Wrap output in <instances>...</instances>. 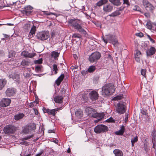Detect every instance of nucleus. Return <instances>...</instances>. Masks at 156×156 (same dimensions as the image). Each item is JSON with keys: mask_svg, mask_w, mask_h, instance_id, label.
<instances>
[{"mask_svg": "<svg viewBox=\"0 0 156 156\" xmlns=\"http://www.w3.org/2000/svg\"><path fill=\"white\" fill-rule=\"evenodd\" d=\"M69 25L75 29L77 30L81 34L84 36L87 35L86 30L83 28L81 21L80 20L76 19H71L68 21Z\"/></svg>", "mask_w": 156, "mask_h": 156, "instance_id": "1", "label": "nucleus"}, {"mask_svg": "<svg viewBox=\"0 0 156 156\" xmlns=\"http://www.w3.org/2000/svg\"><path fill=\"white\" fill-rule=\"evenodd\" d=\"M115 90L114 85L112 84H107L102 87V94L104 97L108 96L112 94Z\"/></svg>", "mask_w": 156, "mask_h": 156, "instance_id": "2", "label": "nucleus"}, {"mask_svg": "<svg viewBox=\"0 0 156 156\" xmlns=\"http://www.w3.org/2000/svg\"><path fill=\"white\" fill-rule=\"evenodd\" d=\"M50 36V33L48 31H43L39 32L36 35L37 39L43 41L47 40Z\"/></svg>", "mask_w": 156, "mask_h": 156, "instance_id": "3", "label": "nucleus"}, {"mask_svg": "<svg viewBox=\"0 0 156 156\" xmlns=\"http://www.w3.org/2000/svg\"><path fill=\"white\" fill-rule=\"evenodd\" d=\"M101 38L105 44H107L108 42L112 43L113 45L116 44L118 43L117 39L113 35H108L106 36L105 37L103 36Z\"/></svg>", "mask_w": 156, "mask_h": 156, "instance_id": "4", "label": "nucleus"}, {"mask_svg": "<svg viewBox=\"0 0 156 156\" xmlns=\"http://www.w3.org/2000/svg\"><path fill=\"white\" fill-rule=\"evenodd\" d=\"M16 130V127L13 125H7L4 127L3 131L7 135L13 134Z\"/></svg>", "mask_w": 156, "mask_h": 156, "instance_id": "5", "label": "nucleus"}, {"mask_svg": "<svg viewBox=\"0 0 156 156\" xmlns=\"http://www.w3.org/2000/svg\"><path fill=\"white\" fill-rule=\"evenodd\" d=\"M126 108V104L123 102H120L117 104V107L116 110L119 114H123L125 112Z\"/></svg>", "mask_w": 156, "mask_h": 156, "instance_id": "6", "label": "nucleus"}, {"mask_svg": "<svg viewBox=\"0 0 156 156\" xmlns=\"http://www.w3.org/2000/svg\"><path fill=\"white\" fill-rule=\"evenodd\" d=\"M101 57L100 53L98 52H95L92 53L89 56L88 60L91 63L97 62Z\"/></svg>", "mask_w": 156, "mask_h": 156, "instance_id": "7", "label": "nucleus"}, {"mask_svg": "<svg viewBox=\"0 0 156 156\" xmlns=\"http://www.w3.org/2000/svg\"><path fill=\"white\" fill-rule=\"evenodd\" d=\"M108 127L102 124L96 126L94 129V131L96 133H100L102 132H106L108 131Z\"/></svg>", "mask_w": 156, "mask_h": 156, "instance_id": "8", "label": "nucleus"}, {"mask_svg": "<svg viewBox=\"0 0 156 156\" xmlns=\"http://www.w3.org/2000/svg\"><path fill=\"white\" fill-rule=\"evenodd\" d=\"M16 92V89L13 87L8 88L5 91V94L8 97H10L14 96Z\"/></svg>", "mask_w": 156, "mask_h": 156, "instance_id": "9", "label": "nucleus"}, {"mask_svg": "<svg viewBox=\"0 0 156 156\" xmlns=\"http://www.w3.org/2000/svg\"><path fill=\"white\" fill-rule=\"evenodd\" d=\"M11 102L10 99L3 98L0 102V106L2 107H6L9 105Z\"/></svg>", "mask_w": 156, "mask_h": 156, "instance_id": "10", "label": "nucleus"}, {"mask_svg": "<svg viewBox=\"0 0 156 156\" xmlns=\"http://www.w3.org/2000/svg\"><path fill=\"white\" fill-rule=\"evenodd\" d=\"M143 3L146 9L150 11H153L154 7L147 0H143Z\"/></svg>", "mask_w": 156, "mask_h": 156, "instance_id": "11", "label": "nucleus"}, {"mask_svg": "<svg viewBox=\"0 0 156 156\" xmlns=\"http://www.w3.org/2000/svg\"><path fill=\"white\" fill-rule=\"evenodd\" d=\"M113 8V5L110 3H107L104 5L103 10L105 12H109L112 11Z\"/></svg>", "mask_w": 156, "mask_h": 156, "instance_id": "12", "label": "nucleus"}, {"mask_svg": "<svg viewBox=\"0 0 156 156\" xmlns=\"http://www.w3.org/2000/svg\"><path fill=\"white\" fill-rule=\"evenodd\" d=\"M89 97L92 101L96 100L98 98L99 95L98 93L94 90L91 91L89 94Z\"/></svg>", "mask_w": 156, "mask_h": 156, "instance_id": "13", "label": "nucleus"}, {"mask_svg": "<svg viewBox=\"0 0 156 156\" xmlns=\"http://www.w3.org/2000/svg\"><path fill=\"white\" fill-rule=\"evenodd\" d=\"M35 53H29L27 51H24L21 53V55L24 57L32 58L36 55Z\"/></svg>", "mask_w": 156, "mask_h": 156, "instance_id": "14", "label": "nucleus"}, {"mask_svg": "<svg viewBox=\"0 0 156 156\" xmlns=\"http://www.w3.org/2000/svg\"><path fill=\"white\" fill-rule=\"evenodd\" d=\"M16 52L14 51L11 50L9 52L8 55V61H13L14 58L16 55Z\"/></svg>", "mask_w": 156, "mask_h": 156, "instance_id": "15", "label": "nucleus"}, {"mask_svg": "<svg viewBox=\"0 0 156 156\" xmlns=\"http://www.w3.org/2000/svg\"><path fill=\"white\" fill-rule=\"evenodd\" d=\"M155 51V48L153 47H151L150 48L146 51V52L147 56H150L154 55Z\"/></svg>", "mask_w": 156, "mask_h": 156, "instance_id": "16", "label": "nucleus"}, {"mask_svg": "<svg viewBox=\"0 0 156 156\" xmlns=\"http://www.w3.org/2000/svg\"><path fill=\"white\" fill-rule=\"evenodd\" d=\"M33 8L30 5L27 6L25 8V10L23 11L24 13L27 15H30L31 13Z\"/></svg>", "mask_w": 156, "mask_h": 156, "instance_id": "17", "label": "nucleus"}, {"mask_svg": "<svg viewBox=\"0 0 156 156\" xmlns=\"http://www.w3.org/2000/svg\"><path fill=\"white\" fill-rule=\"evenodd\" d=\"M63 99V97L61 96H57L54 98V101L56 103H61Z\"/></svg>", "mask_w": 156, "mask_h": 156, "instance_id": "18", "label": "nucleus"}, {"mask_svg": "<svg viewBox=\"0 0 156 156\" xmlns=\"http://www.w3.org/2000/svg\"><path fill=\"white\" fill-rule=\"evenodd\" d=\"M141 56V52L138 50H136V52L135 53V58L136 61L137 62H139L140 61Z\"/></svg>", "mask_w": 156, "mask_h": 156, "instance_id": "19", "label": "nucleus"}, {"mask_svg": "<svg viewBox=\"0 0 156 156\" xmlns=\"http://www.w3.org/2000/svg\"><path fill=\"white\" fill-rule=\"evenodd\" d=\"M30 64V60L28 59H23L21 62V65L23 66H28Z\"/></svg>", "mask_w": 156, "mask_h": 156, "instance_id": "20", "label": "nucleus"}, {"mask_svg": "<svg viewBox=\"0 0 156 156\" xmlns=\"http://www.w3.org/2000/svg\"><path fill=\"white\" fill-rule=\"evenodd\" d=\"M9 77L10 78L13 79L15 81H18L19 80L20 77L19 75L16 73H12L9 75Z\"/></svg>", "mask_w": 156, "mask_h": 156, "instance_id": "21", "label": "nucleus"}, {"mask_svg": "<svg viewBox=\"0 0 156 156\" xmlns=\"http://www.w3.org/2000/svg\"><path fill=\"white\" fill-rule=\"evenodd\" d=\"M103 116L104 115L102 114H100L97 113L94 109L90 116H91L94 118H96L98 117H103Z\"/></svg>", "mask_w": 156, "mask_h": 156, "instance_id": "22", "label": "nucleus"}, {"mask_svg": "<svg viewBox=\"0 0 156 156\" xmlns=\"http://www.w3.org/2000/svg\"><path fill=\"white\" fill-rule=\"evenodd\" d=\"M115 156H123V153L122 151L119 149H115L113 151Z\"/></svg>", "mask_w": 156, "mask_h": 156, "instance_id": "23", "label": "nucleus"}, {"mask_svg": "<svg viewBox=\"0 0 156 156\" xmlns=\"http://www.w3.org/2000/svg\"><path fill=\"white\" fill-rule=\"evenodd\" d=\"M64 75L63 74H61L55 81V83L57 86H59L63 80Z\"/></svg>", "mask_w": 156, "mask_h": 156, "instance_id": "24", "label": "nucleus"}, {"mask_svg": "<svg viewBox=\"0 0 156 156\" xmlns=\"http://www.w3.org/2000/svg\"><path fill=\"white\" fill-rule=\"evenodd\" d=\"M24 116V115L22 113L15 115L14 116V119L16 120H19L23 118Z\"/></svg>", "mask_w": 156, "mask_h": 156, "instance_id": "25", "label": "nucleus"}, {"mask_svg": "<svg viewBox=\"0 0 156 156\" xmlns=\"http://www.w3.org/2000/svg\"><path fill=\"white\" fill-rule=\"evenodd\" d=\"M6 82V80L4 79H0V90H2L4 87Z\"/></svg>", "mask_w": 156, "mask_h": 156, "instance_id": "26", "label": "nucleus"}, {"mask_svg": "<svg viewBox=\"0 0 156 156\" xmlns=\"http://www.w3.org/2000/svg\"><path fill=\"white\" fill-rule=\"evenodd\" d=\"M60 109V108H56L51 110L49 109L48 114L49 115H52L53 116H55V115L56 112Z\"/></svg>", "mask_w": 156, "mask_h": 156, "instance_id": "27", "label": "nucleus"}, {"mask_svg": "<svg viewBox=\"0 0 156 156\" xmlns=\"http://www.w3.org/2000/svg\"><path fill=\"white\" fill-rule=\"evenodd\" d=\"M108 2V0H100L96 4V5L98 6H100L103 5H105Z\"/></svg>", "mask_w": 156, "mask_h": 156, "instance_id": "28", "label": "nucleus"}, {"mask_svg": "<svg viewBox=\"0 0 156 156\" xmlns=\"http://www.w3.org/2000/svg\"><path fill=\"white\" fill-rule=\"evenodd\" d=\"M94 109L89 107H86L85 109V111L87 113L88 115H90L93 112Z\"/></svg>", "mask_w": 156, "mask_h": 156, "instance_id": "29", "label": "nucleus"}, {"mask_svg": "<svg viewBox=\"0 0 156 156\" xmlns=\"http://www.w3.org/2000/svg\"><path fill=\"white\" fill-rule=\"evenodd\" d=\"M81 97L82 100L86 101L87 100V94L84 92H82L81 94Z\"/></svg>", "mask_w": 156, "mask_h": 156, "instance_id": "30", "label": "nucleus"}, {"mask_svg": "<svg viewBox=\"0 0 156 156\" xmlns=\"http://www.w3.org/2000/svg\"><path fill=\"white\" fill-rule=\"evenodd\" d=\"M109 1L115 5L119 6L121 4V2L119 0H109Z\"/></svg>", "mask_w": 156, "mask_h": 156, "instance_id": "31", "label": "nucleus"}, {"mask_svg": "<svg viewBox=\"0 0 156 156\" xmlns=\"http://www.w3.org/2000/svg\"><path fill=\"white\" fill-rule=\"evenodd\" d=\"M96 66H90L87 70V72H88L90 73H92L95 70Z\"/></svg>", "mask_w": 156, "mask_h": 156, "instance_id": "32", "label": "nucleus"}, {"mask_svg": "<svg viewBox=\"0 0 156 156\" xmlns=\"http://www.w3.org/2000/svg\"><path fill=\"white\" fill-rule=\"evenodd\" d=\"M60 53H58L55 51H54L51 52V56L52 57H53L55 59L58 57L59 56Z\"/></svg>", "mask_w": 156, "mask_h": 156, "instance_id": "33", "label": "nucleus"}, {"mask_svg": "<svg viewBox=\"0 0 156 156\" xmlns=\"http://www.w3.org/2000/svg\"><path fill=\"white\" fill-rule=\"evenodd\" d=\"M75 115L78 118H80L82 116L83 112L80 110H78L76 111L75 113Z\"/></svg>", "mask_w": 156, "mask_h": 156, "instance_id": "34", "label": "nucleus"}, {"mask_svg": "<svg viewBox=\"0 0 156 156\" xmlns=\"http://www.w3.org/2000/svg\"><path fill=\"white\" fill-rule=\"evenodd\" d=\"M42 66L41 65L36 66L35 67V70L37 72H42L43 70Z\"/></svg>", "mask_w": 156, "mask_h": 156, "instance_id": "35", "label": "nucleus"}, {"mask_svg": "<svg viewBox=\"0 0 156 156\" xmlns=\"http://www.w3.org/2000/svg\"><path fill=\"white\" fill-rule=\"evenodd\" d=\"M36 28V26L34 25L32 27L31 29L30 32L29 33V35H33V34H35Z\"/></svg>", "mask_w": 156, "mask_h": 156, "instance_id": "36", "label": "nucleus"}, {"mask_svg": "<svg viewBox=\"0 0 156 156\" xmlns=\"http://www.w3.org/2000/svg\"><path fill=\"white\" fill-rule=\"evenodd\" d=\"M151 135L152 142L156 140V131L155 130H153L152 131Z\"/></svg>", "mask_w": 156, "mask_h": 156, "instance_id": "37", "label": "nucleus"}, {"mask_svg": "<svg viewBox=\"0 0 156 156\" xmlns=\"http://www.w3.org/2000/svg\"><path fill=\"white\" fill-rule=\"evenodd\" d=\"M138 140V137L137 136H136L133 138L131 140V142L132 146L134 145V144L135 142L137 141Z\"/></svg>", "mask_w": 156, "mask_h": 156, "instance_id": "38", "label": "nucleus"}, {"mask_svg": "<svg viewBox=\"0 0 156 156\" xmlns=\"http://www.w3.org/2000/svg\"><path fill=\"white\" fill-rule=\"evenodd\" d=\"M147 27L149 29L151 30L152 28V24L151 21L149 20L147 22L146 25Z\"/></svg>", "mask_w": 156, "mask_h": 156, "instance_id": "39", "label": "nucleus"}, {"mask_svg": "<svg viewBox=\"0 0 156 156\" xmlns=\"http://www.w3.org/2000/svg\"><path fill=\"white\" fill-rule=\"evenodd\" d=\"M43 60L42 58H41L37 60L34 61V63L35 64H40L42 63Z\"/></svg>", "mask_w": 156, "mask_h": 156, "instance_id": "40", "label": "nucleus"}, {"mask_svg": "<svg viewBox=\"0 0 156 156\" xmlns=\"http://www.w3.org/2000/svg\"><path fill=\"white\" fill-rule=\"evenodd\" d=\"M53 70L54 71L55 74H56L57 73V72L58 71V69L57 68V65L55 64H54L53 65Z\"/></svg>", "mask_w": 156, "mask_h": 156, "instance_id": "41", "label": "nucleus"}, {"mask_svg": "<svg viewBox=\"0 0 156 156\" xmlns=\"http://www.w3.org/2000/svg\"><path fill=\"white\" fill-rule=\"evenodd\" d=\"M120 14V13L119 11H116L112 13L110 16H111L114 17L117 16Z\"/></svg>", "mask_w": 156, "mask_h": 156, "instance_id": "42", "label": "nucleus"}, {"mask_svg": "<svg viewBox=\"0 0 156 156\" xmlns=\"http://www.w3.org/2000/svg\"><path fill=\"white\" fill-rule=\"evenodd\" d=\"M82 36L79 34L75 33L74 34L72 35V38H81Z\"/></svg>", "mask_w": 156, "mask_h": 156, "instance_id": "43", "label": "nucleus"}, {"mask_svg": "<svg viewBox=\"0 0 156 156\" xmlns=\"http://www.w3.org/2000/svg\"><path fill=\"white\" fill-rule=\"evenodd\" d=\"M30 25L29 24H26L23 27L24 28L27 30H30Z\"/></svg>", "mask_w": 156, "mask_h": 156, "instance_id": "44", "label": "nucleus"}, {"mask_svg": "<svg viewBox=\"0 0 156 156\" xmlns=\"http://www.w3.org/2000/svg\"><path fill=\"white\" fill-rule=\"evenodd\" d=\"M106 122H115V120L111 117H110L109 119L106 120Z\"/></svg>", "mask_w": 156, "mask_h": 156, "instance_id": "45", "label": "nucleus"}, {"mask_svg": "<svg viewBox=\"0 0 156 156\" xmlns=\"http://www.w3.org/2000/svg\"><path fill=\"white\" fill-rule=\"evenodd\" d=\"M146 70L145 69H142L141 70V74L146 77Z\"/></svg>", "mask_w": 156, "mask_h": 156, "instance_id": "46", "label": "nucleus"}, {"mask_svg": "<svg viewBox=\"0 0 156 156\" xmlns=\"http://www.w3.org/2000/svg\"><path fill=\"white\" fill-rule=\"evenodd\" d=\"M66 90L65 89L64 87H62L60 90V93L62 94H64L65 93Z\"/></svg>", "mask_w": 156, "mask_h": 156, "instance_id": "47", "label": "nucleus"}, {"mask_svg": "<svg viewBox=\"0 0 156 156\" xmlns=\"http://www.w3.org/2000/svg\"><path fill=\"white\" fill-rule=\"evenodd\" d=\"M37 101H33L31 103H30V107L31 108H32L35 105L37 104Z\"/></svg>", "mask_w": 156, "mask_h": 156, "instance_id": "48", "label": "nucleus"}, {"mask_svg": "<svg viewBox=\"0 0 156 156\" xmlns=\"http://www.w3.org/2000/svg\"><path fill=\"white\" fill-rule=\"evenodd\" d=\"M147 110L144 108H142L141 110V113L144 115H147Z\"/></svg>", "mask_w": 156, "mask_h": 156, "instance_id": "49", "label": "nucleus"}, {"mask_svg": "<svg viewBox=\"0 0 156 156\" xmlns=\"http://www.w3.org/2000/svg\"><path fill=\"white\" fill-rule=\"evenodd\" d=\"M124 133V132L123 131L120 130V129L116 132V134L118 135H122Z\"/></svg>", "mask_w": 156, "mask_h": 156, "instance_id": "50", "label": "nucleus"}, {"mask_svg": "<svg viewBox=\"0 0 156 156\" xmlns=\"http://www.w3.org/2000/svg\"><path fill=\"white\" fill-rule=\"evenodd\" d=\"M125 118L124 121L125 123H127L128 122V119L129 117V115L128 114L126 113Z\"/></svg>", "mask_w": 156, "mask_h": 156, "instance_id": "51", "label": "nucleus"}, {"mask_svg": "<svg viewBox=\"0 0 156 156\" xmlns=\"http://www.w3.org/2000/svg\"><path fill=\"white\" fill-rule=\"evenodd\" d=\"M49 109L48 108H46L45 107H44L43 108V111L44 112V113H47L48 114V112H49Z\"/></svg>", "mask_w": 156, "mask_h": 156, "instance_id": "52", "label": "nucleus"}, {"mask_svg": "<svg viewBox=\"0 0 156 156\" xmlns=\"http://www.w3.org/2000/svg\"><path fill=\"white\" fill-rule=\"evenodd\" d=\"M33 136V135H32L31 136H27L26 137H25L23 138V140H27L29 139H30L31 138H32Z\"/></svg>", "mask_w": 156, "mask_h": 156, "instance_id": "53", "label": "nucleus"}, {"mask_svg": "<svg viewBox=\"0 0 156 156\" xmlns=\"http://www.w3.org/2000/svg\"><path fill=\"white\" fill-rule=\"evenodd\" d=\"M78 66H76V65H75L74 66H72L71 67V69L73 70V69H78Z\"/></svg>", "mask_w": 156, "mask_h": 156, "instance_id": "54", "label": "nucleus"}, {"mask_svg": "<svg viewBox=\"0 0 156 156\" xmlns=\"http://www.w3.org/2000/svg\"><path fill=\"white\" fill-rule=\"evenodd\" d=\"M123 3L126 4L128 6L129 5V2L128 0H123Z\"/></svg>", "mask_w": 156, "mask_h": 156, "instance_id": "55", "label": "nucleus"}, {"mask_svg": "<svg viewBox=\"0 0 156 156\" xmlns=\"http://www.w3.org/2000/svg\"><path fill=\"white\" fill-rule=\"evenodd\" d=\"M152 143H153V148L156 150V140L153 141Z\"/></svg>", "mask_w": 156, "mask_h": 156, "instance_id": "56", "label": "nucleus"}, {"mask_svg": "<svg viewBox=\"0 0 156 156\" xmlns=\"http://www.w3.org/2000/svg\"><path fill=\"white\" fill-rule=\"evenodd\" d=\"M136 36L140 37H142L144 36V34L141 32L137 33L136 34Z\"/></svg>", "mask_w": 156, "mask_h": 156, "instance_id": "57", "label": "nucleus"}, {"mask_svg": "<svg viewBox=\"0 0 156 156\" xmlns=\"http://www.w3.org/2000/svg\"><path fill=\"white\" fill-rule=\"evenodd\" d=\"M33 109L34 110V113L36 115H37L38 114V112L37 109L36 108H34Z\"/></svg>", "mask_w": 156, "mask_h": 156, "instance_id": "58", "label": "nucleus"}, {"mask_svg": "<svg viewBox=\"0 0 156 156\" xmlns=\"http://www.w3.org/2000/svg\"><path fill=\"white\" fill-rule=\"evenodd\" d=\"M135 10L138 11H140V9L138 6H136L135 7Z\"/></svg>", "mask_w": 156, "mask_h": 156, "instance_id": "59", "label": "nucleus"}, {"mask_svg": "<svg viewBox=\"0 0 156 156\" xmlns=\"http://www.w3.org/2000/svg\"><path fill=\"white\" fill-rule=\"evenodd\" d=\"M21 144L22 145H29L28 143L26 141H24L21 143Z\"/></svg>", "mask_w": 156, "mask_h": 156, "instance_id": "60", "label": "nucleus"}, {"mask_svg": "<svg viewBox=\"0 0 156 156\" xmlns=\"http://www.w3.org/2000/svg\"><path fill=\"white\" fill-rule=\"evenodd\" d=\"M30 127H31V126H28L26 128V129H27V130H24V131H24V132H26V133H27L28 131H29V130L30 128Z\"/></svg>", "mask_w": 156, "mask_h": 156, "instance_id": "61", "label": "nucleus"}, {"mask_svg": "<svg viewBox=\"0 0 156 156\" xmlns=\"http://www.w3.org/2000/svg\"><path fill=\"white\" fill-rule=\"evenodd\" d=\"M108 59H110L111 60H112L113 59V57H112L109 54L108 56Z\"/></svg>", "mask_w": 156, "mask_h": 156, "instance_id": "62", "label": "nucleus"}, {"mask_svg": "<svg viewBox=\"0 0 156 156\" xmlns=\"http://www.w3.org/2000/svg\"><path fill=\"white\" fill-rule=\"evenodd\" d=\"M125 127L124 126H122L121 127V129H120V130H121L122 131H123V132H124L125 131Z\"/></svg>", "mask_w": 156, "mask_h": 156, "instance_id": "63", "label": "nucleus"}, {"mask_svg": "<svg viewBox=\"0 0 156 156\" xmlns=\"http://www.w3.org/2000/svg\"><path fill=\"white\" fill-rule=\"evenodd\" d=\"M99 79V77L98 76H97L96 77H95L94 78V80H98Z\"/></svg>", "mask_w": 156, "mask_h": 156, "instance_id": "64", "label": "nucleus"}]
</instances>
